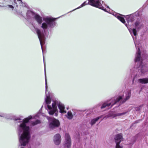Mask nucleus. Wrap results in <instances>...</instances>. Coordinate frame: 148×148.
Returning <instances> with one entry per match:
<instances>
[{
	"instance_id": "obj_13",
	"label": "nucleus",
	"mask_w": 148,
	"mask_h": 148,
	"mask_svg": "<svg viewBox=\"0 0 148 148\" xmlns=\"http://www.w3.org/2000/svg\"><path fill=\"white\" fill-rule=\"evenodd\" d=\"M135 28L138 30H139L143 27V25L142 22L140 20L137 21L134 23Z\"/></svg>"
},
{
	"instance_id": "obj_4",
	"label": "nucleus",
	"mask_w": 148,
	"mask_h": 148,
	"mask_svg": "<svg viewBox=\"0 0 148 148\" xmlns=\"http://www.w3.org/2000/svg\"><path fill=\"white\" fill-rule=\"evenodd\" d=\"M131 96V92L129 90L125 91L122 96H119L117 97H114L111 99L109 101H107L103 104L101 106V109L110 108L113 105L117 103L121 99L123 100V102H125L126 100L130 99Z\"/></svg>"
},
{
	"instance_id": "obj_27",
	"label": "nucleus",
	"mask_w": 148,
	"mask_h": 148,
	"mask_svg": "<svg viewBox=\"0 0 148 148\" xmlns=\"http://www.w3.org/2000/svg\"><path fill=\"white\" fill-rule=\"evenodd\" d=\"M17 1L19 3H22V0H17Z\"/></svg>"
},
{
	"instance_id": "obj_28",
	"label": "nucleus",
	"mask_w": 148,
	"mask_h": 148,
	"mask_svg": "<svg viewBox=\"0 0 148 148\" xmlns=\"http://www.w3.org/2000/svg\"><path fill=\"white\" fill-rule=\"evenodd\" d=\"M136 76V75L134 77L133 80V81H134L135 80Z\"/></svg>"
},
{
	"instance_id": "obj_2",
	"label": "nucleus",
	"mask_w": 148,
	"mask_h": 148,
	"mask_svg": "<svg viewBox=\"0 0 148 148\" xmlns=\"http://www.w3.org/2000/svg\"><path fill=\"white\" fill-rule=\"evenodd\" d=\"M39 114L35 116H29L23 120L15 119L17 123V129L19 134V141L22 146L26 145L29 142L31 137L30 129L27 124L29 121L32 119H36L39 117Z\"/></svg>"
},
{
	"instance_id": "obj_16",
	"label": "nucleus",
	"mask_w": 148,
	"mask_h": 148,
	"mask_svg": "<svg viewBox=\"0 0 148 148\" xmlns=\"http://www.w3.org/2000/svg\"><path fill=\"white\" fill-rule=\"evenodd\" d=\"M127 21L128 23L130 22H132L134 20V18L132 15H127L126 17Z\"/></svg>"
},
{
	"instance_id": "obj_17",
	"label": "nucleus",
	"mask_w": 148,
	"mask_h": 148,
	"mask_svg": "<svg viewBox=\"0 0 148 148\" xmlns=\"http://www.w3.org/2000/svg\"><path fill=\"white\" fill-rule=\"evenodd\" d=\"M148 70L147 68L145 66H143L141 68V74H144L146 73Z\"/></svg>"
},
{
	"instance_id": "obj_23",
	"label": "nucleus",
	"mask_w": 148,
	"mask_h": 148,
	"mask_svg": "<svg viewBox=\"0 0 148 148\" xmlns=\"http://www.w3.org/2000/svg\"><path fill=\"white\" fill-rule=\"evenodd\" d=\"M142 105L138 107H136L135 108V110L136 111H140L141 108L142 107Z\"/></svg>"
},
{
	"instance_id": "obj_5",
	"label": "nucleus",
	"mask_w": 148,
	"mask_h": 148,
	"mask_svg": "<svg viewBox=\"0 0 148 148\" xmlns=\"http://www.w3.org/2000/svg\"><path fill=\"white\" fill-rule=\"evenodd\" d=\"M90 5L104 11L110 13V9L108 6L105 4L103 5V2L101 0H89Z\"/></svg>"
},
{
	"instance_id": "obj_1",
	"label": "nucleus",
	"mask_w": 148,
	"mask_h": 148,
	"mask_svg": "<svg viewBox=\"0 0 148 148\" xmlns=\"http://www.w3.org/2000/svg\"><path fill=\"white\" fill-rule=\"evenodd\" d=\"M26 15L28 18L31 16H33L38 24H41L40 27L42 29L37 28L36 29V32L39 40L43 51L42 46L45 43V36L46 31L48 29L52 28L55 26L56 23L55 19L51 16L45 17L43 18L44 22L42 23V18L38 14L34 13L30 11H28Z\"/></svg>"
},
{
	"instance_id": "obj_15",
	"label": "nucleus",
	"mask_w": 148,
	"mask_h": 148,
	"mask_svg": "<svg viewBox=\"0 0 148 148\" xmlns=\"http://www.w3.org/2000/svg\"><path fill=\"white\" fill-rule=\"evenodd\" d=\"M137 82L140 84H147L148 83V78L146 77L138 79L137 80Z\"/></svg>"
},
{
	"instance_id": "obj_29",
	"label": "nucleus",
	"mask_w": 148,
	"mask_h": 148,
	"mask_svg": "<svg viewBox=\"0 0 148 148\" xmlns=\"http://www.w3.org/2000/svg\"><path fill=\"white\" fill-rule=\"evenodd\" d=\"M132 37H133V39H134V37L133 36Z\"/></svg>"
},
{
	"instance_id": "obj_30",
	"label": "nucleus",
	"mask_w": 148,
	"mask_h": 148,
	"mask_svg": "<svg viewBox=\"0 0 148 148\" xmlns=\"http://www.w3.org/2000/svg\"><path fill=\"white\" fill-rule=\"evenodd\" d=\"M21 148H24L22 147H21Z\"/></svg>"
},
{
	"instance_id": "obj_9",
	"label": "nucleus",
	"mask_w": 148,
	"mask_h": 148,
	"mask_svg": "<svg viewBox=\"0 0 148 148\" xmlns=\"http://www.w3.org/2000/svg\"><path fill=\"white\" fill-rule=\"evenodd\" d=\"M65 140L64 143V148H70L71 143V139L68 134H65Z\"/></svg>"
},
{
	"instance_id": "obj_3",
	"label": "nucleus",
	"mask_w": 148,
	"mask_h": 148,
	"mask_svg": "<svg viewBox=\"0 0 148 148\" xmlns=\"http://www.w3.org/2000/svg\"><path fill=\"white\" fill-rule=\"evenodd\" d=\"M47 86L46 79H45V102L47 107V110L49 114L50 115H53L54 114L56 116H58V110L57 106L58 107L59 110V112L61 113H65L66 111L65 110V106L64 105L58 100H55L52 101V103L51 104V99L50 98V94L48 92L47 94Z\"/></svg>"
},
{
	"instance_id": "obj_26",
	"label": "nucleus",
	"mask_w": 148,
	"mask_h": 148,
	"mask_svg": "<svg viewBox=\"0 0 148 148\" xmlns=\"http://www.w3.org/2000/svg\"><path fill=\"white\" fill-rule=\"evenodd\" d=\"M88 1H86L85 2H84V3L86 4V5H87L88 4H89L90 5V2H89V0H88Z\"/></svg>"
},
{
	"instance_id": "obj_14",
	"label": "nucleus",
	"mask_w": 148,
	"mask_h": 148,
	"mask_svg": "<svg viewBox=\"0 0 148 148\" xmlns=\"http://www.w3.org/2000/svg\"><path fill=\"white\" fill-rule=\"evenodd\" d=\"M103 117V116H101L91 119L90 122V124L91 126H92L94 125L100 119L102 118Z\"/></svg>"
},
{
	"instance_id": "obj_11",
	"label": "nucleus",
	"mask_w": 148,
	"mask_h": 148,
	"mask_svg": "<svg viewBox=\"0 0 148 148\" xmlns=\"http://www.w3.org/2000/svg\"><path fill=\"white\" fill-rule=\"evenodd\" d=\"M115 17H116L123 24H125V26L127 27L128 28V27L127 24H125V20L121 16L122 15L121 14L119 13H116L115 12H114L112 14Z\"/></svg>"
},
{
	"instance_id": "obj_10",
	"label": "nucleus",
	"mask_w": 148,
	"mask_h": 148,
	"mask_svg": "<svg viewBox=\"0 0 148 148\" xmlns=\"http://www.w3.org/2000/svg\"><path fill=\"white\" fill-rule=\"evenodd\" d=\"M127 112H123L120 113H114L113 112H110L108 115L103 117L102 120L103 119H106L107 118L110 117V118H114L116 116H120L125 114Z\"/></svg>"
},
{
	"instance_id": "obj_8",
	"label": "nucleus",
	"mask_w": 148,
	"mask_h": 148,
	"mask_svg": "<svg viewBox=\"0 0 148 148\" xmlns=\"http://www.w3.org/2000/svg\"><path fill=\"white\" fill-rule=\"evenodd\" d=\"M116 143L115 148H123V147L120 145V143L123 140V138L121 134H119L116 136L115 138Z\"/></svg>"
},
{
	"instance_id": "obj_6",
	"label": "nucleus",
	"mask_w": 148,
	"mask_h": 148,
	"mask_svg": "<svg viewBox=\"0 0 148 148\" xmlns=\"http://www.w3.org/2000/svg\"><path fill=\"white\" fill-rule=\"evenodd\" d=\"M47 118L49 121V128L51 129H53L59 126V122L58 120L48 117H47Z\"/></svg>"
},
{
	"instance_id": "obj_25",
	"label": "nucleus",
	"mask_w": 148,
	"mask_h": 148,
	"mask_svg": "<svg viewBox=\"0 0 148 148\" xmlns=\"http://www.w3.org/2000/svg\"><path fill=\"white\" fill-rule=\"evenodd\" d=\"M5 116V114L3 113H0V117H4Z\"/></svg>"
},
{
	"instance_id": "obj_12",
	"label": "nucleus",
	"mask_w": 148,
	"mask_h": 148,
	"mask_svg": "<svg viewBox=\"0 0 148 148\" xmlns=\"http://www.w3.org/2000/svg\"><path fill=\"white\" fill-rule=\"evenodd\" d=\"M54 142L55 144L56 145H59L61 141V136L59 134L55 135L54 137Z\"/></svg>"
},
{
	"instance_id": "obj_32",
	"label": "nucleus",
	"mask_w": 148,
	"mask_h": 148,
	"mask_svg": "<svg viewBox=\"0 0 148 148\" xmlns=\"http://www.w3.org/2000/svg\"><path fill=\"white\" fill-rule=\"evenodd\" d=\"M1 5H0V7H1Z\"/></svg>"
},
{
	"instance_id": "obj_18",
	"label": "nucleus",
	"mask_w": 148,
	"mask_h": 148,
	"mask_svg": "<svg viewBox=\"0 0 148 148\" xmlns=\"http://www.w3.org/2000/svg\"><path fill=\"white\" fill-rule=\"evenodd\" d=\"M73 116L72 112L70 111H69L66 115V117L69 119H72L73 117Z\"/></svg>"
},
{
	"instance_id": "obj_24",
	"label": "nucleus",
	"mask_w": 148,
	"mask_h": 148,
	"mask_svg": "<svg viewBox=\"0 0 148 148\" xmlns=\"http://www.w3.org/2000/svg\"><path fill=\"white\" fill-rule=\"evenodd\" d=\"M20 5L21 6H23V7H26L27 4L26 3H23L22 2V3H19Z\"/></svg>"
},
{
	"instance_id": "obj_19",
	"label": "nucleus",
	"mask_w": 148,
	"mask_h": 148,
	"mask_svg": "<svg viewBox=\"0 0 148 148\" xmlns=\"http://www.w3.org/2000/svg\"><path fill=\"white\" fill-rule=\"evenodd\" d=\"M130 29H129V32H130V34H131V35H132V33L134 35V36H136L137 35L136 33V30L135 29H130Z\"/></svg>"
},
{
	"instance_id": "obj_7",
	"label": "nucleus",
	"mask_w": 148,
	"mask_h": 148,
	"mask_svg": "<svg viewBox=\"0 0 148 148\" xmlns=\"http://www.w3.org/2000/svg\"><path fill=\"white\" fill-rule=\"evenodd\" d=\"M135 44L136 49V53L135 58V62H139L140 63L142 62V58L141 56L140 49L139 46H138L137 44L134 42Z\"/></svg>"
},
{
	"instance_id": "obj_22",
	"label": "nucleus",
	"mask_w": 148,
	"mask_h": 148,
	"mask_svg": "<svg viewBox=\"0 0 148 148\" xmlns=\"http://www.w3.org/2000/svg\"><path fill=\"white\" fill-rule=\"evenodd\" d=\"M3 7H8V8H10L12 10H13V9L14 8V7L12 5H7L5 6H3Z\"/></svg>"
},
{
	"instance_id": "obj_20",
	"label": "nucleus",
	"mask_w": 148,
	"mask_h": 148,
	"mask_svg": "<svg viewBox=\"0 0 148 148\" xmlns=\"http://www.w3.org/2000/svg\"><path fill=\"white\" fill-rule=\"evenodd\" d=\"M40 123L41 121L40 120H37L35 121L32 122H31V125L32 126H34Z\"/></svg>"
},
{
	"instance_id": "obj_31",
	"label": "nucleus",
	"mask_w": 148,
	"mask_h": 148,
	"mask_svg": "<svg viewBox=\"0 0 148 148\" xmlns=\"http://www.w3.org/2000/svg\"><path fill=\"white\" fill-rule=\"evenodd\" d=\"M44 63H45L44 60Z\"/></svg>"
},
{
	"instance_id": "obj_21",
	"label": "nucleus",
	"mask_w": 148,
	"mask_h": 148,
	"mask_svg": "<svg viewBox=\"0 0 148 148\" xmlns=\"http://www.w3.org/2000/svg\"><path fill=\"white\" fill-rule=\"evenodd\" d=\"M86 5V4L84 3V2L81 5H80L79 6V7H78V8L74 9L72 11H71V12H72V11H74L75 10H77V9H78L79 8H80L83 7L85 5Z\"/></svg>"
}]
</instances>
